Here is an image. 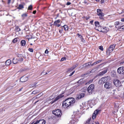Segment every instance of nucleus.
I'll use <instances>...</instances> for the list:
<instances>
[{"mask_svg": "<svg viewBox=\"0 0 124 124\" xmlns=\"http://www.w3.org/2000/svg\"><path fill=\"white\" fill-rule=\"evenodd\" d=\"M76 100L74 98L70 97L66 99L62 103V107L64 108L68 109L74 105Z\"/></svg>", "mask_w": 124, "mask_h": 124, "instance_id": "obj_1", "label": "nucleus"}, {"mask_svg": "<svg viewBox=\"0 0 124 124\" xmlns=\"http://www.w3.org/2000/svg\"><path fill=\"white\" fill-rule=\"evenodd\" d=\"M53 114L58 117H60L62 114L61 110L59 109H55L52 111Z\"/></svg>", "mask_w": 124, "mask_h": 124, "instance_id": "obj_2", "label": "nucleus"}, {"mask_svg": "<svg viewBox=\"0 0 124 124\" xmlns=\"http://www.w3.org/2000/svg\"><path fill=\"white\" fill-rule=\"evenodd\" d=\"M94 85L93 84H91L89 86L88 88V91L89 93L92 94V92L94 91Z\"/></svg>", "mask_w": 124, "mask_h": 124, "instance_id": "obj_3", "label": "nucleus"}, {"mask_svg": "<svg viewBox=\"0 0 124 124\" xmlns=\"http://www.w3.org/2000/svg\"><path fill=\"white\" fill-rule=\"evenodd\" d=\"M115 45L114 44L110 46L108 48V50H107V53H108L109 54L113 51V50L115 47Z\"/></svg>", "mask_w": 124, "mask_h": 124, "instance_id": "obj_4", "label": "nucleus"}, {"mask_svg": "<svg viewBox=\"0 0 124 124\" xmlns=\"http://www.w3.org/2000/svg\"><path fill=\"white\" fill-rule=\"evenodd\" d=\"M117 72L119 74H124V66L120 67L117 70Z\"/></svg>", "mask_w": 124, "mask_h": 124, "instance_id": "obj_5", "label": "nucleus"}, {"mask_svg": "<svg viewBox=\"0 0 124 124\" xmlns=\"http://www.w3.org/2000/svg\"><path fill=\"white\" fill-rule=\"evenodd\" d=\"M109 29L108 28L106 27H102L100 28V29L98 30L100 31L104 32L106 33L108 31Z\"/></svg>", "mask_w": 124, "mask_h": 124, "instance_id": "obj_6", "label": "nucleus"}, {"mask_svg": "<svg viewBox=\"0 0 124 124\" xmlns=\"http://www.w3.org/2000/svg\"><path fill=\"white\" fill-rule=\"evenodd\" d=\"M63 93H62L61 94H59L58 96L56 97L55 98L54 100L52 101V102L51 103V104H53L56 101H57L60 98H62V97H63L64 96V95H63Z\"/></svg>", "mask_w": 124, "mask_h": 124, "instance_id": "obj_7", "label": "nucleus"}, {"mask_svg": "<svg viewBox=\"0 0 124 124\" xmlns=\"http://www.w3.org/2000/svg\"><path fill=\"white\" fill-rule=\"evenodd\" d=\"M104 87L106 89H110L112 87L111 83L108 82L106 83L104 85Z\"/></svg>", "mask_w": 124, "mask_h": 124, "instance_id": "obj_8", "label": "nucleus"}, {"mask_svg": "<svg viewBox=\"0 0 124 124\" xmlns=\"http://www.w3.org/2000/svg\"><path fill=\"white\" fill-rule=\"evenodd\" d=\"M110 78V77L108 76L102 77L101 78V81H102L104 83H106L109 80Z\"/></svg>", "mask_w": 124, "mask_h": 124, "instance_id": "obj_9", "label": "nucleus"}, {"mask_svg": "<svg viewBox=\"0 0 124 124\" xmlns=\"http://www.w3.org/2000/svg\"><path fill=\"white\" fill-rule=\"evenodd\" d=\"M114 83L115 85L117 87H120L121 85V82L118 80H114Z\"/></svg>", "mask_w": 124, "mask_h": 124, "instance_id": "obj_10", "label": "nucleus"}, {"mask_svg": "<svg viewBox=\"0 0 124 124\" xmlns=\"http://www.w3.org/2000/svg\"><path fill=\"white\" fill-rule=\"evenodd\" d=\"M28 77L23 76L20 78V81L22 82H24L27 81L28 80Z\"/></svg>", "mask_w": 124, "mask_h": 124, "instance_id": "obj_11", "label": "nucleus"}, {"mask_svg": "<svg viewBox=\"0 0 124 124\" xmlns=\"http://www.w3.org/2000/svg\"><path fill=\"white\" fill-rule=\"evenodd\" d=\"M85 95V93H81L80 94L78 95V96L76 98V100H79L83 97Z\"/></svg>", "mask_w": 124, "mask_h": 124, "instance_id": "obj_12", "label": "nucleus"}, {"mask_svg": "<svg viewBox=\"0 0 124 124\" xmlns=\"http://www.w3.org/2000/svg\"><path fill=\"white\" fill-rule=\"evenodd\" d=\"M107 69H105L104 70L99 72L98 75V76H102L107 73Z\"/></svg>", "mask_w": 124, "mask_h": 124, "instance_id": "obj_13", "label": "nucleus"}, {"mask_svg": "<svg viewBox=\"0 0 124 124\" xmlns=\"http://www.w3.org/2000/svg\"><path fill=\"white\" fill-rule=\"evenodd\" d=\"M99 110L98 109H96L94 112V113H93L92 115V119H94L96 117V115L99 112Z\"/></svg>", "mask_w": 124, "mask_h": 124, "instance_id": "obj_14", "label": "nucleus"}, {"mask_svg": "<svg viewBox=\"0 0 124 124\" xmlns=\"http://www.w3.org/2000/svg\"><path fill=\"white\" fill-rule=\"evenodd\" d=\"M101 65V64L98 66H97V68H93L90 71V73H93V72H94V71L96 70L97 69V68H99L100 66Z\"/></svg>", "mask_w": 124, "mask_h": 124, "instance_id": "obj_15", "label": "nucleus"}, {"mask_svg": "<svg viewBox=\"0 0 124 124\" xmlns=\"http://www.w3.org/2000/svg\"><path fill=\"white\" fill-rule=\"evenodd\" d=\"M95 26L96 27H98L99 29H100V28L101 27V26H100L99 23L97 21H96L95 22Z\"/></svg>", "mask_w": 124, "mask_h": 124, "instance_id": "obj_16", "label": "nucleus"}, {"mask_svg": "<svg viewBox=\"0 0 124 124\" xmlns=\"http://www.w3.org/2000/svg\"><path fill=\"white\" fill-rule=\"evenodd\" d=\"M11 63V61L10 60H7L5 62V64L6 66L9 65Z\"/></svg>", "mask_w": 124, "mask_h": 124, "instance_id": "obj_17", "label": "nucleus"}, {"mask_svg": "<svg viewBox=\"0 0 124 124\" xmlns=\"http://www.w3.org/2000/svg\"><path fill=\"white\" fill-rule=\"evenodd\" d=\"M37 122L38 123H40V124H45L46 123L45 121H44L43 120H37Z\"/></svg>", "mask_w": 124, "mask_h": 124, "instance_id": "obj_18", "label": "nucleus"}, {"mask_svg": "<svg viewBox=\"0 0 124 124\" xmlns=\"http://www.w3.org/2000/svg\"><path fill=\"white\" fill-rule=\"evenodd\" d=\"M21 43V46H24L26 44V41L25 40H22Z\"/></svg>", "mask_w": 124, "mask_h": 124, "instance_id": "obj_19", "label": "nucleus"}, {"mask_svg": "<svg viewBox=\"0 0 124 124\" xmlns=\"http://www.w3.org/2000/svg\"><path fill=\"white\" fill-rule=\"evenodd\" d=\"M60 22V20H57L55 21L54 23V25L56 26L57 25L58 23H59Z\"/></svg>", "mask_w": 124, "mask_h": 124, "instance_id": "obj_20", "label": "nucleus"}, {"mask_svg": "<svg viewBox=\"0 0 124 124\" xmlns=\"http://www.w3.org/2000/svg\"><path fill=\"white\" fill-rule=\"evenodd\" d=\"M13 63L14 64H16L18 62V60L17 59H15V58H14L13 59Z\"/></svg>", "mask_w": 124, "mask_h": 124, "instance_id": "obj_21", "label": "nucleus"}, {"mask_svg": "<svg viewBox=\"0 0 124 124\" xmlns=\"http://www.w3.org/2000/svg\"><path fill=\"white\" fill-rule=\"evenodd\" d=\"M24 8L23 5L22 4H20L19 5V7L17 8V9H21Z\"/></svg>", "mask_w": 124, "mask_h": 124, "instance_id": "obj_22", "label": "nucleus"}, {"mask_svg": "<svg viewBox=\"0 0 124 124\" xmlns=\"http://www.w3.org/2000/svg\"><path fill=\"white\" fill-rule=\"evenodd\" d=\"M62 27L64 28V29L65 31L67 30L68 29V26L67 25H65L64 26Z\"/></svg>", "mask_w": 124, "mask_h": 124, "instance_id": "obj_23", "label": "nucleus"}, {"mask_svg": "<svg viewBox=\"0 0 124 124\" xmlns=\"http://www.w3.org/2000/svg\"><path fill=\"white\" fill-rule=\"evenodd\" d=\"M88 63H85L84 64V65L82 66V67L81 68V69L82 68H83V67H87L88 66ZM81 67H80L79 68H80Z\"/></svg>", "mask_w": 124, "mask_h": 124, "instance_id": "obj_24", "label": "nucleus"}, {"mask_svg": "<svg viewBox=\"0 0 124 124\" xmlns=\"http://www.w3.org/2000/svg\"><path fill=\"white\" fill-rule=\"evenodd\" d=\"M37 83L36 82L33 83L32 84H31L30 85V87L31 88H32L34 87V86L37 84Z\"/></svg>", "mask_w": 124, "mask_h": 124, "instance_id": "obj_25", "label": "nucleus"}, {"mask_svg": "<svg viewBox=\"0 0 124 124\" xmlns=\"http://www.w3.org/2000/svg\"><path fill=\"white\" fill-rule=\"evenodd\" d=\"M97 14L99 16V17L100 16H104V14L102 12H101V13H98Z\"/></svg>", "mask_w": 124, "mask_h": 124, "instance_id": "obj_26", "label": "nucleus"}, {"mask_svg": "<svg viewBox=\"0 0 124 124\" xmlns=\"http://www.w3.org/2000/svg\"><path fill=\"white\" fill-rule=\"evenodd\" d=\"M15 31H17L18 32H19L20 31V29L19 28L18 26H16V28L15 29Z\"/></svg>", "mask_w": 124, "mask_h": 124, "instance_id": "obj_27", "label": "nucleus"}, {"mask_svg": "<svg viewBox=\"0 0 124 124\" xmlns=\"http://www.w3.org/2000/svg\"><path fill=\"white\" fill-rule=\"evenodd\" d=\"M91 118H90L88 119L86 121L85 124H89L91 120Z\"/></svg>", "mask_w": 124, "mask_h": 124, "instance_id": "obj_28", "label": "nucleus"}, {"mask_svg": "<svg viewBox=\"0 0 124 124\" xmlns=\"http://www.w3.org/2000/svg\"><path fill=\"white\" fill-rule=\"evenodd\" d=\"M22 17L23 18V19H24L25 17L27 16V14L26 13L23 14L22 15Z\"/></svg>", "mask_w": 124, "mask_h": 124, "instance_id": "obj_29", "label": "nucleus"}, {"mask_svg": "<svg viewBox=\"0 0 124 124\" xmlns=\"http://www.w3.org/2000/svg\"><path fill=\"white\" fill-rule=\"evenodd\" d=\"M18 38H15L12 41L13 43H15L16 42L18 41Z\"/></svg>", "mask_w": 124, "mask_h": 124, "instance_id": "obj_30", "label": "nucleus"}, {"mask_svg": "<svg viewBox=\"0 0 124 124\" xmlns=\"http://www.w3.org/2000/svg\"><path fill=\"white\" fill-rule=\"evenodd\" d=\"M83 79H81L79 80H78V83H80L81 84L82 83H83Z\"/></svg>", "mask_w": 124, "mask_h": 124, "instance_id": "obj_31", "label": "nucleus"}, {"mask_svg": "<svg viewBox=\"0 0 124 124\" xmlns=\"http://www.w3.org/2000/svg\"><path fill=\"white\" fill-rule=\"evenodd\" d=\"M79 37H81V41L83 43H85V40L82 38V36L81 35H79Z\"/></svg>", "mask_w": 124, "mask_h": 124, "instance_id": "obj_32", "label": "nucleus"}, {"mask_svg": "<svg viewBox=\"0 0 124 124\" xmlns=\"http://www.w3.org/2000/svg\"><path fill=\"white\" fill-rule=\"evenodd\" d=\"M32 5H30L29 7H28V10H32Z\"/></svg>", "mask_w": 124, "mask_h": 124, "instance_id": "obj_33", "label": "nucleus"}, {"mask_svg": "<svg viewBox=\"0 0 124 124\" xmlns=\"http://www.w3.org/2000/svg\"><path fill=\"white\" fill-rule=\"evenodd\" d=\"M74 68L72 66V67L71 68H70L68 70V71H69L70 72L71 71H72V70H73L74 69V68Z\"/></svg>", "mask_w": 124, "mask_h": 124, "instance_id": "obj_34", "label": "nucleus"}, {"mask_svg": "<svg viewBox=\"0 0 124 124\" xmlns=\"http://www.w3.org/2000/svg\"><path fill=\"white\" fill-rule=\"evenodd\" d=\"M102 10H101V9H98L97 10V14H98V13H101V12L102 11Z\"/></svg>", "mask_w": 124, "mask_h": 124, "instance_id": "obj_35", "label": "nucleus"}, {"mask_svg": "<svg viewBox=\"0 0 124 124\" xmlns=\"http://www.w3.org/2000/svg\"><path fill=\"white\" fill-rule=\"evenodd\" d=\"M119 24V22H116L115 23V25H116V27L117 28V26Z\"/></svg>", "mask_w": 124, "mask_h": 124, "instance_id": "obj_36", "label": "nucleus"}, {"mask_svg": "<svg viewBox=\"0 0 124 124\" xmlns=\"http://www.w3.org/2000/svg\"><path fill=\"white\" fill-rule=\"evenodd\" d=\"M16 54L17 55V56L19 57H22V54H19L18 53H16Z\"/></svg>", "mask_w": 124, "mask_h": 124, "instance_id": "obj_37", "label": "nucleus"}, {"mask_svg": "<svg viewBox=\"0 0 124 124\" xmlns=\"http://www.w3.org/2000/svg\"><path fill=\"white\" fill-rule=\"evenodd\" d=\"M66 60V58L65 57H63L61 58V60L60 61H63L64 60Z\"/></svg>", "mask_w": 124, "mask_h": 124, "instance_id": "obj_38", "label": "nucleus"}, {"mask_svg": "<svg viewBox=\"0 0 124 124\" xmlns=\"http://www.w3.org/2000/svg\"><path fill=\"white\" fill-rule=\"evenodd\" d=\"M99 48L102 51L103 50V46H99Z\"/></svg>", "mask_w": 124, "mask_h": 124, "instance_id": "obj_39", "label": "nucleus"}, {"mask_svg": "<svg viewBox=\"0 0 124 124\" xmlns=\"http://www.w3.org/2000/svg\"><path fill=\"white\" fill-rule=\"evenodd\" d=\"M38 93L37 91H33L32 94H35Z\"/></svg>", "mask_w": 124, "mask_h": 124, "instance_id": "obj_40", "label": "nucleus"}, {"mask_svg": "<svg viewBox=\"0 0 124 124\" xmlns=\"http://www.w3.org/2000/svg\"><path fill=\"white\" fill-rule=\"evenodd\" d=\"M28 50L30 52H33V49L32 48H29L28 49Z\"/></svg>", "mask_w": 124, "mask_h": 124, "instance_id": "obj_41", "label": "nucleus"}, {"mask_svg": "<svg viewBox=\"0 0 124 124\" xmlns=\"http://www.w3.org/2000/svg\"><path fill=\"white\" fill-rule=\"evenodd\" d=\"M93 81V79L89 80L88 82H87V84H90L92 83Z\"/></svg>", "mask_w": 124, "mask_h": 124, "instance_id": "obj_42", "label": "nucleus"}, {"mask_svg": "<svg viewBox=\"0 0 124 124\" xmlns=\"http://www.w3.org/2000/svg\"><path fill=\"white\" fill-rule=\"evenodd\" d=\"M119 29H122L123 30H124V25L120 26L119 28Z\"/></svg>", "mask_w": 124, "mask_h": 124, "instance_id": "obj_43", "label": "nucleus"}, {"mask_svg": "<svg viewBox=\"0 0 124 124\" xmlns=\"http://www.w3.org/2000/svg\"><path fill=\"white\" fill-rule=\"evenodd\" d=\"M25 70V69H21L20 70H19V72H22L24 71Z\"/></svg>", "mask_w": 124, "mask_h": 124, "instance_id": "obj_44", "label": "nucleus"}, {"mask_svg": "<svg viewBox=\"0 0 124 124\" xmlns=\"http://www.w3.org/2000/svg\"><path fill=\"white\" fill-rule=\"evenodd\" d=\"M23 59L22 58H19L18 61H19L22 62L23 61Z\"/></svg>", "mask_w": 124, "mask_h": 124, "instance_id": "obj_45", "label": "nucleus"}, {"mask_svg": "<svg viewBox=\"0 0 124 124\" xmlns=\"http://www.w3.org/2000/svg\"><path fill=\"white\" fill-rule=\"evenodd\" d=\"M78 66V64H76L75 65H74L73 66V67L74 68H74V69L76 67H77Z\"/></svg>", "mask_w": 124, "mask_h": 124, "instance_id": "obj_46", "label": "nucleus"}, {"mask_svg": "<svg viewBox=\"0 0 124 124\" xmlns=\"http://www.w3.org/2000/svg\"><path fill=\"white\" fill-rule=\"evenodd\" d=\"M102 61V60H100L99 61H97V62H97V64L98 63L100 62H101Z\"/></svg>", "mask_w": 124, "mask_h": 124, "instance_id": "obj_47", "label": "nucleus"}, {"mask_svg": "<svg viewBox=\"0 0 124 124\" xmlns=\"http://www.w3.org/2000/svg\"><path fill=\"white\" fill-rule=\"evenodd\" d=\"M75 72V71H74L72 72L70 74V75H69V76H71Z\"/></svg>", "mask_w": 124, "mask_h": 124, "instance_id": "obj_48", "label": "nucleus"}, {"mask_svg": "<svg viewBox=\"0 0 124 124\" xmlns=\"http://www.w3.org/2000/svg\"><path fill=\"white\" fill-rule=\"evenodd\" d=\"M71 4V3L70 2H67L66 3V5H69Z\"/></svg>", "mask_w": 124, "mask_h": 124, "instance_id": "obj_49", "label": "nucleus"}, {"mask_svg": "<svg viewBox=\"0 0 124 124\" xmlns=\"http://www.w3.org/2000/svg\"><path fill=\"white\" fill-rule=\"evenodd\" d=\"M104 0H101V4L104 3Z\"/></svg>", "mask_w": 124, "mask_h": 124, "instance_id": "obj_50", "label": "nucleus"}, {"mask_svg": "<svg viewBox=\"0 0 124 124\" xmlns=\"http://www.w3.org/2000/svg\"><path fill=\"white\" fill-rule=\"evenodd\" d=\"M84 3L85 4H87V5L88 4V3H87V2L86 1V0H85L84 2H83V3Z\"/></svg>", "mask_w": 124, "mask_h": 124, "instance_id": "obj_51", "label": "nucleus"}, {"mask_svg": "<svg viewBox=\"0 0 124 124\" xmlns=\"http://www.w3.org/2000/svg\"><path fill=\"white\" fill-rule=\"evenodd\" d=\"M48 53V51L47 49L45 51V53L46 54H47Z\"/></svg>", "mask_w": 124, "mask_h": 124, "instance_id": "obj_52", "label": "nucleus"}, {"mask_svg": "<svg viewBox=\"0 0 124 124\" xmlns=\"http://www.w3.org/2000/svg\"><path fill=\"white\" fill-rule=\"evenodd\" d=\"M8 0V4H9L10 3L11 0Z\"/></svg>", "mask_w": 124, "mask_h": 124, "instance_id": "obj_53", "label": "nucleus"}, {"mask_svg": "<svg viewBox=\"0 0 124 124\" xmlns=\"http://www.w3.org/2000/svg\"><path fill=\"white\" fill-rule=\"evenodd\" d=\"M103 16H100V17H99V18L100 19H103Z\"/></svg>", "mask_w": 124, "mask_h": 124, "instance_id": "obj_54", "label": "nucleus"}, {"mask_svg": "<svg viewBox=\"0 0 124 124\" xmlns=\"http://www.w3.org/2000/svg\"><path fill=\"white\" fill-rule=\"evenodd\" d=\"M103 16H100V17H99V18L100 19H103Z\"/></svg>", "mask_w": 124, "mask_h": 124, "instance_id": "obj_55", "label": "nucleus"}, {"mask_svg": "<svg viewBox=\"0 0 124 124\" xmlns=\"http://www.w3.org/2000/svg\"><path fill=\"white\" fill-rule=\"evenodd\" d=\"M36 10H34V11H33V13L34 14H35L36 13Z\"/></svg>", "mask_w": 124, "mask_h": 124, "instance_id": "obj_56", "label": "nucleus"}, {"mask_svg": "<svg viewBox=\"0 0 124 124\" xmlns=\"http://www.w3.org/2000/svg\"><path fill=\"white\" fill-rule=\"evenodd\" d=\"M87 63H88V66H90V65H91V62H88Z\"/></svg>", "mask_w": 124, "mask_h": 124, "instance_id": "obj_57", "label": "nucleus"}, {"mask_svg": "<svg viewBox=\"0 0 124 124\" xmlns=\"http://www.w3.org/2000/svg\"><path fill=\"white\" fill-rule=\"evenodd\" d=\"M93 21L92 20V21H91L90 22V23L92 25L93 24Z\"/></svg>", "mask_w": 124, "mask_h": 124, "instance_id": "obj_58", "label": "nucleus"}, {"mask_svg": "<svg viewBox=\"0 0 124 124\" xmlns=\"http://www.w3.org/2000/svg\"><path fill=\"white\" fill-rule=\"evenodd\" d=\"M124 12V9H123L122 10V12L120 14H122Z\"/></svg>", "mask_w": 124, "mask_h": 124, "instance_id": "obj_59", "label": "nucleus"}, {"mask_svg": "<svg viewBox=\"0 0 124 124\" xmlns=\"http://www.w3.org/2000/svg\"><path fill=\"white\" fill-rule=\"evenodd\" d=\"M90 18V17L88 16L86 17V20H88Z\"/></svg>", "mask_w": 124, "mask_h": 124, "instance_id": "obj_60", "label": "nucleus"}, {"mask_svg": "<svg viewBox=\"0 0 124 124\" xmlns=\"http://www.w3.org/2000/svg\"><path fill=\"white\" fill-rule=\"evenodd\" d=\"M56 26L58 27H59L61 26V25L60 24H57Z\"/></svg>", "mask_w": 124, "mask_h": 124, "instance_id": "obj_61", "label": "nucleus"}, {"mask_svg": "<svg viewBox=\"0 0 124 124\" xmlns=\"http://www.w3.org/2000/svg\"><path fill=\"white\" fill-rule=\"evenodd\" d=\"M121 21L122 22H124V18L122 19L121 20Z\"/></svg>", "mask_w": 124, "mask_h": 124, "instance_id": "obj_62", "label": "nucleus"}, {"mask_svg": "<svg viewBox=\"0 0 124 124\" xmlns=\"http://www.w3.org/2000/svg\"><path fill=\"white\" fill-rule=\"evenodd\" d=\"M41 75H43L44 74H45L44 72V71H43V72H41Z\"/></svg>", "mask_w": 124, "mask_h": 124, "instance_id": "obj_63", "label": "nucleus"}, {"mask_svg": "<svg viewBox=\"0 0 124 124\" xmlns=\"http://www.w3.org/2000/svg\"><path fill=\"white\" fill-rule=\"evenodd\" d=\"M97 64V62H95L93 63V64H94V65H95Z\"/></svg>", "mask_w": 124, "mask_h": 124, "instance_id": "obj_64", "label": "nucleus"}]
</instances>
